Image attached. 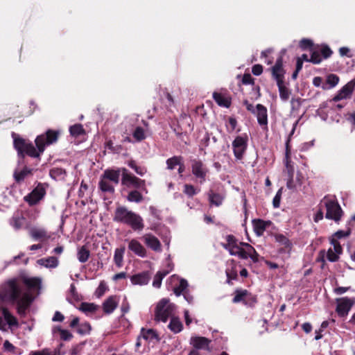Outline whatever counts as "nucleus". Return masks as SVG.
I'll return each mask as SVG.
<instances>
[{
  "instance_id": "50",
  "label": "nucleus",
  "mask_w": 355,
  "mask_h": 355,
  "mask_svg": "<svg viewBox=\"0 0 355 355\" xmlns=\"http://www.w3.org/2000/svg\"><path fill=\"white\" fill-rule=\"evenodd\" d=\"M25 218L23 216H15L11 219V225L15 230L21 228Z\"/></svg>"
},
{
  "instance_id": "55",
  "label": "nucleus",
  "mask_w": 355,
  "mask_h": 355,
  "mask_svg": "<svg viewBox=\"0 0 355 355\" xmlns=\"http://www.w3.org/2000/svg\"><path fill=\"white\" fill-rule=\"evenodd\" d=\"M352 232V227H347V230H338L336 232L334 233L332 238L336 239L337 241L338 239L347 237L350 235L351 232Z\"/></svg>"
},
{
  "instance_id": "58",
  "label": "nucleus",
  "mask_w": 355,
  "mask_h": 355,
  "mask_svg": "<svg viewBox=\"0 0 355 355\" xmlns=\"http://www.w3.org/2000/svg\"><path fill=\"white\" fill-rule=\"evenodd\" d=\"M283 188H280L272 200V205L274 208H279L280 206V201L282 198Z\"/></svg>"
},
{
  "instance_id": "42",
  "label": "nucleus",
  "mask_w": 355,
  "mask_h": 355,
  "mask_svg": "<svg viewBox=\"0 0 355 355\" xmlns=\"http://www.w3.org/2000/svg\"><path fill=\"white\" fill-rule=\"evenodd\" d=\"M77 255L80 263H85L89 259L90 252L85 245H83L79 249Z\"/></svg>"
},
{
  "instance_id": "35",
  "label": "nucleus",
  "mask_w": 355,
  "mask_h": 355,
  "mask_svg": "<svg viewBox=\"0 0 355 355\" xmlns=\"http://www.w3.org/2000/svg\"><path fill=\"white\" fill-rule=\"evenodd\" d=\"M277 85L278 87L280 98L284 101H288L291 92L290 89L285 86L284 81L277 83Z\"/></svg>"
},
{
  "instance_id": "13",
  "label": "nucleus",
  "mask_w": 355,
  "mask_h": 355,
  "mask_svg": "<svg viewBox=\"0 0 355 355\" xmlns=\"http://www.w3.org/2000/svg\"><path fill=\"white\" fill-rule=\"evenodd\" d=\"M355 87V78L348 82L344 85L338 93L334 96L332 101L334 102L340 101L343 99L350 98Z\"/></svg>"
},
{
  "instance_id": "27",
  "label": "nucleus",
  "mask_w": 355,
  "mask_h": 355,
  "mask_svg": "<svg viewBox=\"0 0 355 355\" xmlns=\"http://www.w3.org/2000/svg\"><path fill=\"white\" fill-rule=\"evenodd\" d=\"M275 239L276 242L279 243L284 247V248H281L279 250L280 253L284 252L285 250H286L288 252L291 250L293 248V243L286 236L282 234H276L275 235Z\"/></svg>"
},
{
  "instance_id": "17",
  "label": "nucleus",
  "mask_w": 355,
  "mask_h": 355,
  "mask_svg": "<svg viewBox=\"0 0 355 355\" xmlns=\"http://www.w3.org/2000/svg\"><path fill=\"white\" fill-rule=\"evenodd\" d=\"M149 271H143L130 277L131 283L134 285L144 286L148 284L150 279Z\"/></svg>"
},
{
  "instance_id": "2",
  "label": "nucleus",
  "mask_w": 355,
  "mask_h": 355,
  "mask_svg": "<svg viewBox=\"0 0 355 355\" xmlns=\"http://www.w3.org/2000/svg\"><path fill=\"white\" fill-rule=\"evenodd\" d=\"M113 220L130 227L135 232H141L145 227L144 219L139 214L122 205L116 207Z\"/></svg>"
},
{
  "instance_id": "44",
  "label": "nucleus",
  "mask_w": 355,
  "mask_h": 355,
  "mask_svg": "<svg viewBox=\"0 0 355 355\" xmlns=\"http://www.w3.org/2000/svg\"><path fill=\"white\" fill-rule=\"evenodd\" d=\"M183 157L182 156H173L172 157L168 158L166 163L167 166V169L173 170L176 166L180 164V162H182Z\"/></svg>"
},
{
  "instance_id": "37",
  "label": "nucleus",
  "mask_w": 355,
  "mask_h": 355,
  "mask_svg": "<svg viewBox=\"0 0 355 355\" xmlns=\"http://www.w3.org/2000/svg\"><path fill=\"white\" fill-rule=\"evenodd\" d=\"M30 235L35 240L44 239L48 237L46 231L42 228H32Z\"/></svg>"
},
{
  "instance_id": "22",
  "label": "nucleus",
  "mask_w": 355,
  "mask_h": 355,
  "mask_svg": "<svg viewBox=\"0 0 355 355\" xmlns=\"http://www.w3.org/2000/svg\"><path fill=\"white\" fill-rule=\"evenodd\" d=\"M212 96L215 102L220 107L229 108L231 106L232 98L230 96L225 95L217 92H214Z\"/></svg>"
},
{
  "instance_id": "49",
  "label": "nucleus",
  "mask_w": 355,
  "mask_h": 355,
  "mask_svg": "<svg viewBox=\"0 0 355 355\" xmlns=\"http://www.w3.org/2000/svg\"><path fill=\"white\" fill-rule=\"evenodd\" d=\"M285 163V170L284 173H285L286 177H294V166L291 162V159L284 160Z\"/></svg>"
},
{
  "instance_id": "53",
  "label": "nucleus",
  "mask_w": 355,
  "mask_h": 355,
  "mask_svg": "<svg viewBox=\"0 0 355 355\" xmlns=\"http://www.w3.org/2000/svg\"><path fill=\"white\" fill-rule=\"evenodd\" d=\"M339 82V77L336 74H329L326 79V83L329 85V88L334 87Z\"/></svg>"
},
{
  "instance_id": "18",
  "label": "nucleus",
  "mask_w": 355,
  "mask_h": 355,
  "mask_svg": "<svg viewBox=\"0 0 355 355\" xmlns=\"http://www.w3.org/2000/svg\"><path fill=\"white\" fill-rule=\"evenodd\" d=\"M119 297L116 295L108 297L103 303V310L105 313H112L118 306Z\"/></svg>"
},
{
  "instance_id": "52",
  "label": "nucleus",
  "mask_w": 355,
  "mask_h": 355,
  "mask_svg": "<svg viewBox=\"0 0 355 355\" xmlns=\"http://www.w3.org/2000/svg\"><path fill=\"white\" fill-rule=\"evenodd\" d=\"M311 57L309 58V62L314 64H318L322 62V58L319 51L313 50L311 51Z\"/></svg>"
},
{
  "instance_id": "31",
  "label": "nucleus",
  "mask_w": 355,
  "mask_h": 355,
  "mask_svg": "<svg viewBox=\"0 0 355 355\" xmlns=\"http://www.w3.org/2000/svg\"><path fill=\"white\" fill-rule=\"evenodd\" d=\"M168 328L174 334L180 333L183 329V324L177 317H171Z\"/></svg>"
},
{
  "instance_id": "62",
  "label": "nucleus",
  "mask_w": 355,
  "mask_h": 355,
  "mask_svg": "<svg viewBox=\"0 0 355 355\" xmlns=\"http://www.w3.org/2000/svg\"><path fill=\"white\" fill-rule=\"evenodd\" d=\"M237 121L234 117H229L228 125H227V130L229 132H232L236 128Z\"/></svg>"
},
{
  "instance_id": "30",
  "label": "nucleus",
  "mask_w": 355,
  "mask_h": 355,
  "mask_svg": "<svg viewBox=\"0 0 355 355\" xmlns=\"http://www.w3.org/2000/svg\"><path fill=\"white\" fill-rule=\"evenodd\" d=\"M63 344L60 343L58 347L55 348L53 351L48 348H44L42 350L31 351L29 355H62L60 352Z\"/></svg>"
},
{
  "instance_id": "9",
  "label": "nucleus",
  "mask_w": 355,
  "mask_h": 355,
  "mask_svg": "<svg viewBox=\"0 0 355 355\" xmlns=\"http://www.w3.org/2000/svg\"><path fill=\"white\" fill-rule=\"evenodd\" d=\"M46 190L42 183H39L33 190L24 196V200L30 206L37 204L45 196Z\"/></svg>"
},
{
  "instance_id": "11",
  "label": "nucleus",
  "mask_w": 355,
  "mask_h": 355,
  "mask_svg": "<svg viewBox=\"0 0 355 355\" xmlns=\"http://www.w3.org/2000/svg\"><path fill=\"white\" fill-rule=\"evenodd\" d=\"M248 147V138L237 136L232 141V148L235 157L242 159Z\"/></svg>"
},
{
  "instance_id": "25",
  "label": "nucleus",
  "mask_w": 355,
  "mask_h": 355,
  "mask_svg": "<svg viewBox=\"0 0 355 355\" xmlns=\"http://www.w3.org/2000/svg\"><path fill=\"white\" fill-rule=\"evenodd\" d=\"M207 196L210 206L214 205L216 207L222 205L225 198V195L216 193L213 190H209Z\"/></svg>"
},
{
  "instance_id": "20",
  "label": "nucleus",
  "mask_w": 355,
  "mask_h": 355,
  "mask_svg": "<svg viewBox=\"0 0 355 355\" xmlns=\"http://www.w3.org/2000/svg\"><path fill=\"white\" fill-rule=\"evenodd\" d=\"M121 173V168L117 169H106L101 176L110 182H112L114 184H118L120 180V174Z\"/></svg>"
},
{
  "instance_id": "14",
  "label": "nucleus",
  "mask_w": 355,
  "mask_h": 355,
  "mask_svg": "<svg viewBox=\"0 0 355 355\" xmlns=\"http://www.w3.org/2000/svg\"><path fill=\"white\" fill-rule=\"evenodd\" d=\"M232 299L234 303L242 302L245 304H252L257 302V299L245 289H236Z\"/></svg>"
},
{
  "instance_id": "51",
  "label": "nucleus",
  "mask_w": 355,
  "mask_h": 355,
  "mask_svg": "<svg viewBox=\"0 0 355 355\" xmlns=\"http://www.w3.org/2000/svg\"><path fill=\"white\" fill-rule=\"evenodd\" d=\"M128 166L141 176H143L146 173V168L137 166L135 160L129 161Z\"/></svg>"
},
{
  "instance_id": "6",
  "label": "nucleus",
  "mask_w": 355,
  "mask_h": 355,
  "mask_svg": "<svg viewBox=\"0 0 355 355\" xmlns=\"http://www.w3.org/2000/svg\"><path fill=\"white\" fill-rule=\"evenodd\" d=\"M121 184L127 188H133L147 193L146 181L130 173L127 168H121Z\"/></svg>"
},
{
  "instance_id": "28",
  "label": "nucleus",
  "mask_w": 355,
  "mask_h": 355,
  "mask_svg": "<svg viewBox=\"0 0 355 355\" xmlns=\"http://www.w3.org/2000/svg\"><path fill=\"white\" fill-rule=\"evenodd\" d=\"M58 258L53 256L42 258L37 261V264L47 268H55L58 266Z\"/></svg>"
},
{
  "instance_id": "10",
  "label": "nucleus",
  "mask_w": 355,
  "mask_h": 355,
  "mask_svg": "<svg viewBox=\"0 0 355 355\" xmlns=\"http://www.w3.org/2000/svg\"><path fill=\"white\" fill-rule=\"evenodd\" d=\"M337 306L336 311L339 317L344 318L348 315L349 311L355 303L354 298L341 297L336 300Z\"/></svg>"
},
{
  "instance_id": "54",
  "label": "nucleus",
  "mask_w": 355,
  "mask_h": 355,
  "mask_svg": "<svg viewBox=\"0 0 355 355\" xmlns=\"http://www.w3.org/2000/svg\"><path fill=\"white\" fill-rule=\"evenodd\" d=\"M92 327L89 322H84L80 324L77 328L78 334L80 335H85L89 334Z\"/></svg>"
},
{
  "instance_id": "59",
  "label": "nucleus",
  "mask_w": 355,
  "mask_h": 355,
  "mask_svg": "<svg viewBox=\"0 0 355 355\" xmlns=\"http://www.w3.org/2000/svg\"><path fill=\"white\" fill-rule=\"evenodd\" d=\"M251 94V100H257L261 96L260 87L258 85L252 86Z\"/></svg>"
},
{
  "instance_id": "4",
  "label": "nucleus",
  "mask_w": 355,
  "mask_h": 355,
  "mask_svg": "<svg viewBox=\"0 0 355 355\" xmlns=\"http://www.w3.org/2000/svg\"><path fill=\"white\" fill-rule=\"evenodd\" d=\"M323 203L326 207L325 218L338 223L343 216V211L336 199L330 198L328 196L324 197L320 204Z\"/></svg>"
},
{
  "instance_id": "64",
  "label": "nucleus",
  "mask_w": 355,
  "mask_h": 355,
  "mask_svg": "<svg viewBox=\"0 0 355 355\" xmlns=\"http://www.w3.org/2000/svg\"><path fill=\"white\" fill-rule=\"evenodd\" d=\"M331 244L334 245V252H336L338 254H340L343 252L342 246L340 243L334 238L331 239Z\"/></svg>"
},
{
  "instance_id": "33",
  "label": "nucleus",
  "mask_w": 355,
  "mask_h": 355,
  "mask_svg": "<svg viewBox=\"0 0 355 355\" xmlns=\"http://www.w3.org/2000/svg\"><path fill=\"white\" fill-rule=\"evenodd\" d=\"M24 284L29 288H40L41 279L39 277H24Z\"/></svg>"
},
{
  "instance_id": "38",
  "label": "nucleus",
  "mask_w": 355,
  "mask_h": 355,
  "mask_svg": "<svg viewBox=\"0 0 355 355\" xmlns=\"http://www.w3.org/2000/svg\"><path fill=\"white\" fill-rule=\"evenodd\" d=\"M3 318L8 324L11 327H17L19 323L17 319L13 316L11 313L6 309L4 308L2 311Z\"/></svg>"
},
{
  "instance_id": "47",
  "label": "nucleus",
  "mask_w": 355,
  "mask_h": 355,
  "mask_svg": "<svg viewBox=\"0 0 355 355\" xmlns=\"http://www.w3.org/2000/svg\"><path fill=\"white\" fill-rule=\"evenodd\" d=\"M132 136L137 141H141L146 139L144 130L140 126H138L135 129Z\"/></svg>"
},
{
  "instance_id": "63",
  "label": "nucleus",
  "mask_w": 355,
  "mask_h": 355,
  "mask_svg": "<svg viewBox=\"0 0 355 355\" xmlns=\"http://www.w3.org/2000/svg\"><path fill=\"white\" fill-rule=\"evenodd\" d=\"M242 83L243 85H254V79L252 77L250 73H244L242 78Z\"/></svg>"
},
{
  "instance_id": "12",
  "label": "nucleus",
  "mask_w": 355,
  "mask_h": 355,
  "mask_svg": "<svg viewBox=\"0 0 355 355\" xmlns=\"http://www.w3.org/2000/svg\"><path fill=\"white\" fill-rule=\"evenodd\" d=\"M33 301V297L31 294L28 293H24L19 300L15 302L17 303V313L24 317L26 314V311L31 306Z\"/></svg>"
},
{
  "instance_id": "5",
  "label": "nucleus",
  "mask_w": 355,
  "mask_h": 355,
  "mask_svg": "<svg viewBox=\"0 0 355 355\" xmlns=\"http://www.w3.org/2000/svg\"><path fill=\"white\" fill-rule=\"evenodd\" d=\"M175 309V305L170 303L169 300L163 298L157 304L155 310V320L157 322H166L172 316Z\"/></svg>"
},
{
  "instance_id": "15",
  "label": "nucleus",
  "mask_w": 355,
  "mask_h": 355,
  "mask_svg": "<svg viewBox=\"0 0 355 355\" xmlns=\"http://www.w3.org/2000/svg\"><path fill=\"white\" fill-rule=\"evenodd\" d=\"M258 123L263 129H268V110L262 104H257L256 106V112Z\"/></svg>"
},
{
  "instance_id": "34",
  "label": "nucleus",
  "mask_w": 355,
  "mask_h": 355,
  "mask_svg": "<svg viewBox=\"0 0 355 355\" xmlns=\"http://www.w3.org/2000/svg\"><path fill=\"white\" fill-rule=\"evenodd\" d=\"M127 200L131 202L139 203L143 201L144 197L139 189H134L130 191L128 196Z\"/></svg>"
},
{
  "instance_id": "61",
  "label": "nucleus",
  "mask_w": 355,
  "mask_h": 355,
  "mask_svg": "<svg viewBox=\"0 0 355 355\" xmlns=\"http://www.w3.org/2000/svg\"><path fill=\"white\" fill-rule=\"evenodd\" d=\"M227 283L230 285L232 284V279H236L238 277L237 272L236 270L231 271L226 270Z\"/></svg>"
},
{
  "instance_id": "24",
  "label": "nucleus",
  "mask_w": 355,
  "mask_h": 355,
  "mask_svg": "<svg viewBox=\"0 0 355 355\" xmlns=\"http://www.w3.org/2000/svg\"><path fill=\"white\" fill-rule=\"evenodd\" d=\"M144 241L146 245L151 248L153 250L156 252H159L162 250L161 243L156 236L150 234H146L144 236Z\"/></svg>"
},
{
  "instance_id": "32",
  "label": "nucleus",
  "mask_w": 355,
  "mask_h": 355,
  "mask_svg": "<svg viewBox=\"0 0 355 355\" xmlns=\"http://www.w3.org/2000/svg\"><path fill=\"white\" fill-rule=\"evenodd\" d=\"M111 182H112L107 180L101 176V180L98 182L99 189L103 192L114 193L115 189L114 185Z\"/></svg>"
},
{
  "instance_id": "41",
  "label": "nucleus",
  "mask_w": 355,
  "mask_h": 355,
  "mask_svg": "<svg viewBox=\"0 0 355 355\" xmlns=\"http://www.w3.org/2000/svg\"><path fill=\"white\" fill-rule=\"evenodd\" d=\"M50 176L54 180H62L66 175V171L62 168L55 167L50 170Z\"/></svg>"
},
{
  "instance_id": "43",
  "label": "nucleus",
  "mask_w": 355,
  "mask_h": 355,
  "mask_svg": "<svg viewBox=\"0 0 355 355\" xmlns=\"http://www.w3.org/2000/svg\"><path fill=\"white\" fill-rule=\"evenodd\" d=\"M69 132L71 135L75 137H78L80 135L85 134V130L83 128V126L82 124L77 123L73 125H71L69 128Z\"/></svg>"
},
{
  "instance_id": "60",
  "label": "nucleus",
  "mask_w": 355,
  "mask_h": 355,
  "mask_svg": "<svg viewBox=\"0 0 355 355\" xmlns=\"http://www.w3.org/2000/svg\"><path fill=\"white\" fill-rule=\"evenodd\" d=\"M327 259L331 262H336L338 260L339 256L331 248H329L327 252Z\"/></svg>"
},
{
  "instance_id": "36",
  "label": "nucleus",
  "mask_w": 355,
  "mask_h": 355,
  "mask_svg": "<svg viewBox=\"0 0 355 355\" xmlns=\"http://www.w3.org/2000/svg\"><path fill=\"white\" fill-rule=\"evenodd\" d=\"M124 252L125 247L116 248L114 251V261L118 268H121L123 266Z\"/></svg>"
},
{
  "instance_id": "45",
  "label": "nucleus",
  "mask_w": 355,
  "mask_h": 355,
  "mask_svg": "<svg viewBox=\"0 0 355 355\" xmlns=\"http://www.w3.org/2000/svg\"><path fill=\"white\" fill-rule=\"evenodd\" d=\"M227 243L223 244V247L225 249H229L230 247L238 248L239 246L237 243V239L232 234H229L226 237Z\"/></svg>"
},
{
  "instance_id": "57",
  "label": "nucleus",
  "mask_w": 355,
  "mask_h": 355,
  "mask_svg": "<svg viewBox=\"0 0 355 355\" xmlns=\"http://www.w3.org/2000/svg\"><path fill=\"white\" fill-rule=\"evenodd\" d=\"M319 51L324 59L330 58L333 53V51L327 45L322 46Z\"/></svg>"
},
{
  "instance_id": "40",
  "label": "nucleus",
  "mask_w": 355,
  "mask_h": 355,
  "mask_svg": "<svg viewBox=\"0 0 355 355\" xmlns=\"http://www.w3.org/2000/svg\"><path fill=\"white\" fill-rule=\"evenodd\" d=\"M98 308V305L89 302H82L80 306V310L85 313H94Z\"/></svg>"
},
{
  "instance_id": "1",
  "label": "nucleus",
  "mask_w": 355,
  "mask_h": 355,
  "mask_svg": "<svg viewBox=\"0 0 355 355\" xmlns=\"http://www.w3.org/2000/svg\"><path fill=\"white\" fill-rule=\"evenodd\" d=\"M60 132L58 130H48L44 134L38 135L35 139V146L32 142L21 137H15L13 146L19 157L24 159L26 156L35 159L34 165L37 166L41 160V155L46 146L57 142Z\"/></svg>"
},
{
  "instance_id": "56",
  "label": "nucleus",
  "mask_w": 355,
  "mask_h": 355,
  "mask_svg": "<svg viewBox=\"0 0 355 355\" xmlns=\"http://www.w3.org/2000/svg\"><path fill=\"white\" fill-rule=\"evenodd\" d=\"M299 46L302 50L310 49L311 51H312L313 42L312 40L309 39L304 38L300 40Z\"/></svg>"
},
{
  "instance_id": "48",
  "label": "nucleus",
  "mask_w": 355,
  "mask_h": 355,
  "mask_svg": "<svg viewBox=\"0 0 355 355\" xmlns=\"http://www.w3.org/2000/svg\"><path fill=\"white\" fill-rule=\"evenodd\" d=\"M54 331L60 333V339L64 341L70 340L73 338V335L68 330L62 329L60 327L55 328Z\"/></svg>"
},
{
  "instance_id": "19",
  "label": "nucleus",
  "mask_w": 355,
  "mask_h": 355,
  "mask_svg": "<svg viewBox=\"0 0 355 355\" xmlns=\"http://www.w3.org/2000/svg\"><path fill=\"white\" fill-rule=\"evenodd\" d=\"M252 225L255 234L261 236L263 234L266 228L272 225V222L270 220H264L257 218L252 220Z\"/></svg>"
},
{
  "instance_id": "3",
  "label": "nucleus",
  "mask_w": 355,
  "mask_h": 355,
  "mask_svg": "<svg viewBox=\"0 0 355 355\" xmlns=\"http://www.w3.org/2000/svg\"><path fill=\"white\" fill-rule=\"evenodd\" d=\"M21 296V288L15 278L7 281L0 291V297L11 303H15Z\"/></svg>"
},
{
  "instance_id": "23",
  "label": "nucleus",
  "mask_w": 355,
  "mask_h": 355,
  "mask_svg": "<svg viewBox=\"0 0 355 355\" xmlns=\"http://www.w3.org/2000/svg\"><path fill=\"white\" fill-rule=\"evenodd\" d=\"M128 249L139 257L143 258L146 257V250L137 240L135 239H132L129 242Z\"/></svg>"
},
{
  "instance_id": "29",
  "label": "nucleus",
  "mask_w": 355,
  "mask_h": 355,
  "mask_svg": "<svg viewBox=\"0 0 355 355\" xmlns=\"http://www.w3.org/2000/svg\"><path fill=\"white\" fill-rule=\"evenodd\" d=\"M140 334H141V336L146 340H150V341H152L154 340H155L157 341L160 340L159 334L153 329H146L142 327L141 329Z\"/></svg>"
},
{
  "instance_id": "16",
  "label": "nucleus",
  "mask_w": 355,
  "mask_h": 355,
  "mask_svg": "<svg viewBox=\"0 0 355 355\" xmlns=\"http://www.w3.org/2000/svg\"><path fill=\"white\" fill-rule=\"evenodd\" d=\"M211 342V340L203 336H193L190 340V344L196 349V350L205 349L209 351V345Z\"/></svg>"
},
{
  "instance_id": "46",
  "label": "nucleus",
  "mask_w": 355,
  "mask_h": 355,
  "mask_svg": "<svg viewBox=\"0 0 355 355\" xmlns=\"http://www.w3.org/2000/svg\"><path fill=\"white\" fill-rule=\"evenodd\" d=\"M200 190H197L192 184H185L184 185L183 193L189 198H193V196L197 194Z\"/></svg>"
},
{
  "instance_id": "26",
  "label": "nucleus",
  "mask_w": 355,
  "mask_h": 355,
  "mask_svg": "<svg viewBox=\"0 0 355 355\" xmlns=\"http://www.w3.org/2000/svg\"><path fill=\"white\" fill-rule=\"evenodd\" d=\"M168 270H159L154 277V279L153 282V286L155 288H159L162 285V281L172 270H173V264L168 263Z\"/></svg>"
},
{
  "instance_id": "21",
  "label": "nucleus",
  "mask_w": 355,
  "mask_h": 355,
  "mask_svg": "<svg viewBox=\"0 0 355 355\" xmlns=\"http://www.w3.org/2000/svg\"><path fill=\"white\" fill-rule=\"evenodd\" d=\"M34 171V168H31L28 167L27 165H25L22 170L19 171H15L14 172V180L17 183L20 184L21 182H24L26 177H28V175H32L33 174Z\"/></svg>"
},
{
  "instance_id": "7",
  "label": "nucleus",
  "mask_w": 355,
  "mask_h": 355,
  "mask_svg": "<svg viewBox=\"0 0 355 355\" xmlns=\"http://www.w3.org/2000/svg\"><path fill=\"white\" fill-rule=\"evenodd\" d=\"M286 50L282 49L279 52V55L276 60L275 64L270 69L272 79L277 83L284 81L286 70L284 68V56L286 54Z\"/></svg>"
},
{
  "instance_id": "8",
  "label": "nucleus",
  "mask_w": 355,
  "mask_h": 355,
  "mask_svg": "<svg viewBox=\"0 0 355 355\" xmlns=\"http://www.w3.org/2000/svg\"><path fill=\"white\" fill-rule=\"evenodd\" d=\"M191 173L193 176L203 184L206 181V178L209 173V168L206 164L200 159L194 158L191 159Z\"/></svg>"
},
{
  "instance_id": "39",
  "label": "nucleus",
  "mask_w": 355,
  "mask_h": 355,
  "mask_svg": "<svg viewBox=\"0 0 355 355\" xmlns=\"http://www.w3.org/2000/svg\"><path fill=\"white\" fill-rule=\"evenodd\" d=\"M188 287V282L184 279H181L180 280L178 286H176L173 288V292L177 296H180L183 294L184 292H187V288Z\"/></svg>"
}]
</instances>
